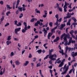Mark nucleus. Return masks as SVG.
Segmentation results:
<instances>
[{
	"mask_svg": "<svg viewBox=\"0 0 77 77\" xmlns=\"http://www.w3.org/2000/svg\"><path fill=\"white\" fill-rule=\"evenodd\" d=\"M63 69V72H62L61 73V74L64 75V74H65L67 72V71H68V69H69V66L67 65L66 67H64Z\"/></svg>",
	"mask_w": 77,
	"mask_h": 77,
	"instance_id": "f257e3e1",
	"label": "nucleus"
},
{
	"mask_svg": "<svg viewBox=\"0 0 77 77\" xmlns=\"http://www.w3.org/2000/svg\"><path fill=\"white\" fill-rule=\"evenodd\" d=\"M53 29H51V32H49L48 33V39H50V37L52 35H53V33H55V30H54Z\"/></svg>",
	"mask_w": 77,
	"mask_h": 77,
	"instance_id": "f03ea898",
	"label": "nucleus"
},
{
	"mask_svg": "<svg viewBox=\"0 0 77 77\" xmlns=\"http://www.w3.org/2000/svg\"><path fill=\"white\" fill-rule=\"evenodd\" d=\"M57 57V55H56L55 54H54L53 55H51V56H50L49 57V59H51L52 60H56V57Z\"/></svg>",
	"mask_w": 77,
	"mask_h": 77,
	"instance_id": "7ed1b4c3",
	"label": "nucleus"
},
{
	"mask_svg": "<svg viewBox=\"0 0 77 77\" xmlns=\"http://www.w3.org/2000/svg\"><path fill=\"white\" fill-rule=\"evenodd\" d=\"M20 30H21V28L19 27L18 28H17L15 29V34L18 35V32H20Z\"/></svg>",
	"mask_w": 77,
	"mask_h": 77,
	"instance_id": "20e7f679",
	"label": "nucleus"
},
{
	"mask_svg": "<svg viewBox=\"0 0 77 77\" xmlns=\"http://www.w3.org/2000/svg\"><path fill=\"white\" fill-rule=\"evenodd\" d=\"M2 70H3V68H2L0 70V75H3V74L5 73V68H4L3 69V72H2Z\"/></svg>",
	"mask_w": 77,
	"mask_h": 77,
	"instance_id": "39448f33",
	"label": "nucleus"
},
{
	"mask_svg": "<svg viewBox=\"0 0 77 77\" xmlns=\"http://www.w3.org/2000/svg\"><path fill=\"white\" fill-rule=\"evenodd\" d=\"M68 52H70V51L71 50V48H69L68 46H66V51H65V53H67V51H68Z\"/></svg>",
	"mask_w": 77,
	"mask_h": 77,
	"instance_id": "423d86ee",
	"label": "nucleus"
},
{
	"mask_svg": "<svg viewBox=\"0 0 77 77\" xmlns=\"http://www.w3.org/2000/svg\"><path fill=\"white\" fill-rule=\"evenodd\" d=\"M66 15L67 16L64 17V20H66V19H67V18H71V16L70 15H69V12H67Z\"/></svg>",
	"mask_w": 77,
	"mask_h": 77,
	"instance_id": "0eeeda50",
	"label": "nucleus"
},
{
	"mask_svg": "<svg viewBox=\"0 0 77 77\" xmlns=\"http://www.w3.org/2000/svg\"><path fill=\"white\" fill-rule=\"evenodd\" d=\"M15 63L16 65L18 66L20 65L21 63L20 62V61L18 60H17L15 62Z\"/></svg>",
	"mask_w": 77,
	"mask_h": 77,
	"instance_id": "6e6552de",
	"label": "nucleus"
},
{
	"mask_svg": "<svg viewBox=\"0 0 77 77\" xmlns=\"http://www.w3.org/2000/svg\"><path fill=\"white\" fill-rule=\"evenodd\" d=\"M65 24H62L61 25L60 27V30H62V29H63V27H65Z\"/></svg>",
	"mask_w": 77,
	"mask_h": 77,
	"instance_id": "1a4fd4ad",
	"label": "nucleus"
},
{
	"mask_svg": "<svg viewBox=\"0 0 77 77\" xmlns=\"http://www.w3.org/2000/svg\"><path fill=\"white\" fill-rule=\"evenodd\" d=\"M54 51V49H51V50L50 49L49 50V54L50 55V56H51V53L53 52Z\"/></svg>",
	"mask_w": 77,
	"mask_h": 77,
	"instance_id": "9d476101",
	"label": "nucleus"
},
{
	"mask_svg": "<svg viewBox=\"0 0 77 77\" xmlns=\"http://www.w3.org/2000/svg\"><path fill=\"white\" fill-rule=\"evenodd\" d=\"M65 36L66 37V38H67V39H70V38H71L70 37V35H69V34L68 33L67 34H66Z\"/></svg>",
	"mask_w": 77,
	"mask_h": 77,
	"instance_id": "9b49d317",
	"label": "nucleus"
},
{
	"mask_svg": "<svg viewBox=\"0 0 77 77\" xmlns=\"http://www.w3.org/2000/svg\"><path fill=\"white\" fill-rule=\"evenodd\" d=\"M65 35H66V34L65 33H63V34L61 36V40H62L63 39V36H65Z\"/></svg>",
	"mask_w": 77,
	"mask_h": 77,
	"instance_id": "f8f14e48",
	"label": "nucleus"
},
{
	"mask_svg": "<svg viewBox=\"0 0 77 77\" xmlns=\"http://www.w3.org/2000/svg\"><path fill=\"white\" fill-rule=\"evenodd\" d=\"M29 63V61H25V63L23 64V66H27Z\"/></svg>",
	"mask_w": 77,
	"mask_h": 77,
	"instance_id": "ddd939ff",
	"label": "nucleus"
},
{
	"mask_svg": "<svg viewBox=\"0 0 77 77\" xmlns=\"http://www.w3.org/2000/svg\"><path fill=\"white\" fill-rule=\"evenodd\" d=\"M59 52L60 53H61L62 55L63 56V55L64 54H64V53H63V50L62 49L61 50V51H59Z\"/></svg>",
	"mask_w": 77,
	"mask_h": 77,
	"instance_id": "4468645a",
	"label": "nucleus"
},
{
	"mask_svg": "<svg viewBox=\"0 0 77 77\" xmlns=\"http://www.w3.org/2000/svg\"><path fill=\"white\" fill-rule=\"evenodd\" d=\"M11 42L9 41H7L6 42V44L7 45H9V44H11Z\"/></svg>",
	"mask_w": 77,
	"mask_h": 77,
	"instance_id": "2eb2a0df",
	"label": "nucleus"
},
{
	"mask_svg": "<svg viewBox=\"0 0 77 77\" xmlns=\"http://www.w3.org/2000/svg\"><path fill=\"white\" fill-rule=\"evenodd\" d=\"M37 52H38V54H41L42 53V50L41 49H39L37 51Z\"/></svg>",
	"mask_w": 77,
	"mask_h": 77,
	"instance_id": "dca6fc26",
	"label": "nucleus"
},
{
	"mask_svg": "<svg viewBox=\"0 0 77 77\" xmlns=\"http://www.w3.org/2000/svg\"><path fill=\"white\" fill-rule=\"evenodd\" d=\"M72 20H73L74 22H77V20L74 17H72Z\"/></svg>",
	"mask_w": 77,
	"mask_h": 77,
	"instance_id": "f3484780",
	"label": "nucleus"
},
{
	"mask_svg": "<svg viewBox=\"0 0 77 77\" xmlns=\"http://www.w3.org/2000/svg\"><path fill=\"white\" fill-rule=\"evenodd\" d=\"M18 9L19 11H20V12H22V11H23V7H20V8L18 7Z\"/></svg>",
	"mask_w": 77,
	"mask_h": 77,
	"instance_id": "a211bd4d",
	"label": "nucleus"
},
{
	"mask_svg": "<svg viewBox=\"0 0 77 77\" xmlns=\"http://www.w3.org/2000/svg\"><path fill=\"white\" fill-rule=\"evenodd\" d=\"M56 6H57L56 7H54V8H60L59 7V5L57 3H56Z\"/></svg>",
	"mask_w": 77,
	"mask_h": 77,
	"instance_id": "6ab92c4d",
	"label": "nucleus"
},
{
	"mask_svg": "<svg viewBox=\"0 0 77 77\" xmlns=\"http://www.w3.org/2000/svg\"><path fill=\"white\" fill-rule=\"evenodd\" d=\"M14 55H15V54L14 53V52H12L10 54V56L12 57V56H14Z\"/></svg>",
	"mask_w": 77,
	"mask_h": 77,
	"instance_id": "aec40b11",
	"label": "nucleus"
},
{
	"mask_svg": "<svg viewBox=\"0 0 77 77\" xmlns=\"http://www.w3.org/2000/svg\"><path fill=\"white\" fill-rule=\"evenodd\" d=\"M63 65V63L61 62L58 66V67H62Z\"/></svg>",
	"mask_w": 77,
	"mask_h": 77,
	"instance_id": "412c9836",
	"label": "nucleus"
},
{
	"mask_svg": "<svg viewBox=\"0 0 77 77\" xmlns=\"http://www.w3.org/2000/svg\"><path fill=\"white\" fill-rule=\"evenodd\" d=\"M55 17L56 18H57V20H58V19H59V15L58 14H56Z\"/></svg>",
	"mask_w": 77,
	"mask_h": 77,
	"instance_id": "4be33fe9",
	"label": "nucleus"
},
{
	"mask_svg": "<svg viewBox=\"0 0 77 77\" xmlns=\"http://www.w3.org/2000/svg\"><path fill=\"white\" fill-rule=\"evenodd\" d=\"M2 18H1V22H2V21H3V20H4V19H5V17L3 16L2 17Z\"/></svg>",
	"mask_w": 77,
	"mask_h": 77,
	"instance_id": "5701e85b",
	"label": "nucleus"
},
{
	"mask_svg": "<svg viewBox=\"0 0 77 77\" xmlns=\"http://www.w3.org/2000/svg\"><path fill=\"white\" fill-rule=\"evenodd\" d=\"M63 39H64L63 42H65V41H67V38H66V36H64V38H63Z\"/></svg>",
	"mask_w": 77,
	"mask_h": 77,
	"instance_id": "b1692460",
	"label": "nucleus"
},
{
	"mask_svg": "<svg viewBox=\"0 0 77 77\" xmlns=\"http://www.w3.org/2000/svg\"><path fill=\"white\" fill-rule=\"evenodd\" d=\"M73 33H74V31L73 30H72L69 32V33L71 35H73V34H72Z\"/></svg>",
	"mask_w": 77,
	"mask_h": 77,
	"instance_id": "393cba45",
	"label": "nucleus"
},
{
	"mask_svg": "<svg viewBox=\"0 0 77 77\" xmlns=\"http://www.w3.org/2000/svg\"><path fill=\"white\" fill-rule=\"evenodd\" d=\"M71 54L73 57H74V52H72Z\"/></svg>",
	"mask_w": 77,
	"mask_h": 77,
	"instance_id": "a878e982",
	"label": "nucleus"
},
{
	"mask_svg": "<svg viewBox=\"0 0 77 77\" xmlns=\"http://www.w3.org/2000/svg\"><path fill=\"white\" fill-rule=\"evenodd\" d=\"M22 6L23 7V9L22 10V11H26V8H25L24 7V4H23L22 5Z\"/></svg>",
	"mask_w": 77,
	"mask_h": 77,
	"instance_id": "bb28decb",
	"label": "nucleus"
},
{
	"mask_svg": "<svg viewBox=\"0 0 77 77\" xmlns=\"http://www.w3.org/2000/svg\"><path fill=\"white\" fill-rule=\"evenodd\" d=\"M7 8H8L9 9H12V7H10V5H7Z\"/></svg>",
	"mask_w": 77,
	"mask_h": 77,
	"instance_id": "cd10ccee",
	"label": "nucleus"
},
{
	"mask_svg": "<svg viewBox=\"0 0 77 77\" xmlns=\"http://www.w3.org/2000/svg\"><path fill=\"white\" fill-rule=\"evenodd\" d=\"M11 36H8V38H7V40H8V41H10V40L11 39Z\"/></svg>",
	"mask_w": 77,
	"mask_h": 77,
	"instance_id": "c85d7f7f",
	"label": "nucleus"
},
{
	"mask_svg": "<svg viewBox=\"0 0 77 77\" xmlns=\"http://www.w3.org/2000/svg\"><path fill=\"white\" fill-rule=\"evenodd\" d=\"M49 25L50 27H52V26H53V23H52V22L49 23Z\"/></svg>",
	"mask_w": 77,
	"mask_h": 77,
	"instance_id": "c756f323",
	"label": "nucleus"
},
{
	"mask_svg": "<svg viewBox=\"0 0 77 77\" xmlns=\"http://www.w3.org/2000/svg\"><path fill=\"white\" fill-rule=\"evenodd\" d=\"M23 17V13L20 14L19 16V18H21Z\"/></svg>",
	"mask_w": 77,
	"mask_h": 77,
	"instance_id": "7c9ffc66",
	"label": "nucleus"
},
{
	"mask_svg": "<svg viewBox=\"0 0 77 77\" xmlns=\"http://www.w3.org/2000/svg\"><path fill=\"white\" fill-rule=\"evenodd\" d=\"M41 66V63H39L37 64L36 67H39V66Z\"/></svg>",
	"mask_w": 77,
	"mask_h": 77,
	"instance_id": "2f4dec72",
	"label": "nucleus"
},
{
	"mask_svg": "<svg viewBox=\"0 0 77 77\" xmlns=\"http://www.w3.org/2000/svg\"><path fill=\"white\" fill-rule=\"evenodd\" d=\"M34 21H35V18H32L30 20V22H31V23H33Z\"/></svg>",
	"mask_w": 77,
	"mask_h": 77,
	"instance_id": "473e14b6",
	"label": "nucleus"
},
{
	"mask_svg": "<svg viewBox=\"0 0 77 77\" xmlns=\"http://www.w3.org/2000/svg\"><path fill=\"white\" fill-rule=\"evenodd\" d=\"M11 12L10 11H9L6 13V15H7V16H9V14H10Z\"/></svg>",
	"mask_w": 77,
	"mask_h": 77,
	"instance_id": "72a5a7b5",
	"label": "nucleus"
},
{
	"mask_svg": "<svg viewBox=\"0 0 77 77\" xmlns=\"http://www.w3.org/2000/svg\"><path fill=\"white\" fill-rule=\"evenodd\" d=\"M58 9H59V10L60 12H62V8L60 7Z\"/></svg>",
	"mask_w": 77,
	"mask_h": 77,
	"instance_id": "f704fd0d",
	"label": "nucleus"
},
{
	"mask_svg": "<svg viewBox=\"0 0 77 77\" xmlns=\"http://www.w3.org/2000/svg\"><path fill=\"white\" fill-rule=\"evenodd\" d=\"M18 24H17V26H21L22 25V24L21 22H19Z\"/></svg>",
	"mask_w": 77,
	"mask_h": 77,
	"instance_id": "c9c22d12",
	"label": "nucleus"
},
{
	"mask_svg": "<svg viewBox=\"0 0 77 77\" xmlns=\"http://www.w3.org/2000/svg\"><path fill=\"white\" fill-rule=\"evenodd\" d=\"M50 55H48L45 57L44 58V60H45V59H47V58H48V56Z\"/></svg>",
	"mask_w": 77,
	"mask_h": 77,
	"instance_id": "e433bc0d",
	"label": "nucleus"
},
{
	"mask_svg": "<svg viewBox=\"0 0 77 77\" xmlns=\"http://www.w3.org/2000/svg\"><path fill=\"white\" fill-rule=\"evenodd\" d=\"M52 60H53L51 59V60L49 61V64H50V65H52V61H51Z\"/></svg>",
	"mask_w": 77,
	"mask_h": 77,
	"instance_id": "4c0bfd02",
	"label": "nucleus"
},
{
	"mask_svg": "<svg viewBox=\"0 0 77 77\" xmlns=\"http://www.w3.org/2000/svg\"><path fill=\"white\" fill-rule=\"evenodd\" d=\"M62 19V18H60L59 20V19H58V22H59V23H60V22H61Z\"/></svg>",
	"mask_w": 77,
	"mask_h": 77,
	"instance_id": "58836bf2",
	"label": "nucleus"
},
{
	"mask_svg": "<svg viewBox=\"0 0 77 77\" xmlns=\"http://www.w3.org/2000/svg\"><path fill=\"white\" fill-rule=\"evenodd\" d=\"M72 38H70L69 42H70V43H71L72 42Z\"/></svg>",
	"mask_w": 77,
	"mask_h": 77,
	"instance_id": "ea45409f",
	"label": "nucleus"
},
{
	"mask_svg": "<svg viewBox=\"0 0 77 77\" xmlns=\"http://www.w3.org/2000/svg\"><path fill=\"white\" fill-rule=\"evenodd\" d=\"M37 23H38V24L39 25H41V22L39 21V20H38L37 21Z\"/></svg>",
	"mask_w": 77,
	"mask_h": 77,
	"instance_id": "a19ab883",
	"label": "nucleus"
},
{
	"mask_svg": "<svg viewBox=\"0 0 77 77\" xmlns=\"http://www.w3.org/2000/svg\"><path fill=\"white\" fill-rule=\"evenodd\" d=\"M29 58H32V55L31 54H29V56L28 57Z\"/></svg>",
	"mask_w": 77,
	"mask_h": 77,
	"instance_id": "79ce46f5",
	"label": "nucleus"
},
{
	"mask_svg": "<svg viewBox=\"0 0 77 77\" xmlns=\"http://www.w3.org/2000/svg\"><path fill=\"white\" fill-rule=\"evenodd\" d=\"M58 20H57V22L56 23H55V25H56V26H58Z\"/></svg>",
	"mask_w": 77,
	"mask_h": 77,
	"instance_id": "37998d69",
	"label": "nucleus"
},
{
	"mask_svg": "<svg viewBox=\"0 0 77 77\" xmlns=\"http://www.w3.org/2000/svg\"><path fill=\"white\" fill-rule=\"evenodd\" d=\"M20 2V0H17V1L16 5H19Z\"/></svg>",
	"mask_w": 77,
	"mask_h": 77,
	"instance_id": "c03bdc74",
	"label": "nucleus"
},
{
	"mask_svg": "<svg viewBox=\"0 0 77 77\" xmlns=\"http://www.w3.org/2000/svg\"><path fill=\"white\" fill-rule=\"evenodd\" d=\"M74 14V12H72V13H69V15H70L71 16V15H73Z\"/></svg>",
	"mask_w": 77,
	"mask_h": 77,
	"instance_id": "a18cd8bd",
	"label": "nucleus"
},
{
	"mask_svg": "<svg viewBox=\"0 0 77 77\" xmlns=\"http://www.w3.org/2000/svg\"><path fill=\"white\" fill-rule=\"evenodd\" d=\"M18 23V21H17V20H15L14 21V24L15 25H17V23Z\"/></svg>",
	"mask_w": 77,
	"mask_h": 77,
	"instance_id": "49530a36",
	"label": "nucleus"
},
{
	"mask_svg": "<svg viewBox=\"0 0 77 77\" xmlns=\"http://www.w3.org/2000/svg\"><path fill=\"white\" fill-rule=\"evenodd\" d=\"M19 13V10H17L16 11V14H17V15H18V14Z\"/></svg>",
	"mask_w": 77,
	"mask_h": 77,
	"instance_id": "de8ad7c7",
	"label": "nucleus"
},
{
	"mask_svg": "<svg viewBox=\"0 0 77 77\" xmlns=\"http://www.w3.org/2000/svg\"><path fill=\"white\" fill-rule=\"evenodd\" d=\"M24 29L25 30H27V25H25V27L24 28Z\"/></svg>",
	"mask_w": 77,
	"mask_h": 77,
	"instance_id": "09e8293b",
	"label": "nucleus"
},
{
	"mask_svg": "<svg viewBox=\"0 0 77 77\" xmlns=\"http://www.w3.org/2000/svg\"><path fill=\"white\" fill-rule=\"evenodd\" d=\"M9 23H7L5 25V27H7L8 26H9Z\"/></svg>",
	"mask_w": 77,
	"mask_h": 77,
	"instance_id": "8fccbe9b",
	"label": "nucleus"
},
{
	"mask_svg": "<svg viewBox=\"0 0 77 77\" xmlns=\"http://www.w3.org/2000/svg\"><path fill=\"white\" fill-rule=\"evenodd\" d=\"M68 45V42L66 41V42L65 43H64V45H65V46H66Z\"/></svg>",
	"mask_w": 77,
	"mask_h": 77,
	"instance_id": "3c124183",
	"label": "nucleus"
},
{
	"mask_svg": "<svg viewBox=\"0 0 77 77\" xmlns=\"http://www.w3.org/2000/svg\"><path fill=\"white\" fill-rule=\"evenodd\" d=\"M34 26H38V24L37 23V22H36L35 23Z\"/></svg>",
	"mask_w": 77,
	"mask_h": 77,
	"instance_id": "603ef678",
	"label": "nucleus"
},
{
	"mask_svg": "<svg viewBox=\"0 0 77 77\" xmlns=\"http://www.w3.org/2000/svg\"><path fill=\"white\" fill-rule=\"evenodd\" d=\"M33 62H35L36 60V58L34 57L33 58Z\"/></svg>",
	"mask_w": 77,
	"mask_h": 77,
	"instance_id": "864d4df0",
	"label": "nucleus"
},
{
	"mask_svg": "<svg viewBox=\"0 0 77 77\" xmlns=\"http://www.w3.org/2000/svg\"><path fill=\"white\" fill-rule=\"evenodd\" d=\"M65 4L66 5V6H68V5H69V3H67L66 2H65Z\"/></svg>",
	"mask_w": 77,
	"mask_h": 77,
	"instance_id": "5fc2aeb1",
	"label": "nucleus"
},
{
	"mask_svg": "<svg viewBox=\"0 0 77 77\" xmlns=\"http://www.w3.org/2000/svg\"><path fill=\"white\" fill-rule=\"evenodd\" d=\"M44 12H45V15H47V11H44Z\"/></svg>",
	"mask_w": 77,
	"mask_h": 77,
	"instance_id": "6e6d98bb",
	"label": "nucleus"
},
{
	"mask_svg": "<svg viewBox=\"0 0 77 77\" xmlns=\"http://www.w3.org/2000/svg\"><path fill=\"white\" fill-rule=\"evenodd\" d=\"M0 4H1V5H3V1H1L0 2Z\"/></svg>",
	"mask_w": 77,
	"mask_h": 77,
	"instance_id": "4d7b16f0",
	"label": "nucleus"
},
{
	"mask_svg": "<svg viewBox=\"0 0 77 77\" xmlns=\"http://www.w3.org/2000/svg\"><path fill=\"white\" fill-rule=\"evenodd\" d=\"M72 70H73V69H72L71 70H70L69 72V74H71V73L72 72Z\"/></svg>",
	"mask_w": 77,
	"mask_h": 77,
	"instance_id": "13d9d810",
	"label": "nucleus"
},
{
	"mask_svg": "<svg viewBox=\"0 0 77 77\" xmlns=\"http://www.w3.org/2000/svg\"><path fill=\"white\" fill-rule=\"evenodd\" d=\"M65 59H63V60L61 62V63H63V62H65Z\"/></svg>",
	"mask_w": 77,
	"mask_h": 77,
	"instance_id": "bf43d9fd",
	"label": "nucleus"
},
{
	"mask_svg": "<svg viewBox=\"0 0 77 77\" xmlns=\"http://www.w3.org/2000/svg\"><path fill=\"white\" fill-rule=\"evenodd\" d=\"M57 27H58V26H57L55 27H54L53 29L54 30H56L57 28Z\"/></svg>",
	"mask_w": 77,
	"mask_h": 77,
	"instance_id": "052dcab7",
	"label": "nucleus"
},
{
	"mask_svg": "<svg viewBox=\"0 0 77 77\" xmlns=\"http://www.w3.org/2000/svg\"><path fill=\"white\" fill-rule=\"evenodd\" d=\"M67 26L68 25L69 26H70V25H71V23H70V22H67Z\"/></svg>",
	"mask_w": 77,
	"mask_h": 77,
	"instance_id": "680f3d73",
	"label": "nucleus"
},
{
	"mask_svg": "<svg viewBox=\"0 0 77 77\" xmlns=\"http://www.w3.org/2000/svg\"><path fill=\"white\" fill-rule=\"evenodd\" d=\"M63 8H66V9H67V7L66 6V5H65V4Z\"/></svg>",
	"mask_w": 77,
	"mask_h": 77,
	"instance_id": "e2e57ef3",
	"label": "nucleus"
},
{
	"mask_svg": "<svg viewBox=\"0 0 77 77\" xmlns=\"http://www.w3.org/2000/svg\"><path fill=\"white\" fill-rule=\"evenodd\" d=\"M72 38H73V39H75V37L74 35L73 34L72 35Z\"/></svg>",
	"mask_w": 77,
	"mask_h": 77,
	"instance_id": "0e129e2a",
	"label": "nucleus"
},
{
	"mask_svg": "<svg viewBox=\"0 0 77 77\" xmlns=\"http://www.w3.org/2000/svg\"><path fill=\"white\" fill-rule=\"evenodd\" d=\"M59 39H60L59 37V36H57V37L56 39L58 41H59Z\"/></svg>",
	"mask_w": 77,
	"mask_h": 77,
	"instance_id": "69168bd1",
	"label": "nucleus"
},
{
	"mask_svg": "<svg viewBox=\"0 0 77 77\" xmlns=\"http://www.w3.org/2000/svg\"><path fill=\"white\" fill-rule=\"evenodd\" d=\"M65 77H71L69 75V74H67V75H66Z\"/></svg>",
	"mask_w": 77,
	"mask_h": 77,
	"instance_id": "338daca9",
	"label": "nucleus"
},
{
	"mask_svg": "<svg viewBox=\"0 0 77 77\" xmlns=\"http://www.w3.org/2000/svg\"><path fill=\"white\" fill-rule=\"evenodd\" d=\"M74 56H77V52H75L74 54Z\"/></svg>",
	"mask_w": 77,
	"mask_h": 77,
	"instance_id": "774afa93",
	"label": "nucleus"
}]
</instances>
